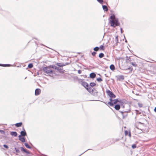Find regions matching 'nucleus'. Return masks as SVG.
Instances as JSON below:
<instances>
[{"instance_id":"1","label":"nucleus","mask_w":156,"mask_h":156,"mask_svg":"<svg viewBox=\"0 0 156 156\" xmlns=\"http://www.w3.org/2000/svg\"><path fill=\"white\" fill-rule=\"evenodd\" d=\"M110 19L112 20L109 21L111 27H115L116 26H119L120 23L119 22L118 19L115 17L114 14L110 16Z\"/></svg>"},{"instance_id":"2","label":"nucleus","mask_w":156,"mask_h":156,"mask_svg":"<svg viewBox=\"0 0 156 156\" xmlns=\"http://www.w3.org/2000/svg\"><path fill=\"white\" fill-rule=\"evenodd\" d=\"M43 70L45 73L48 74H51L53 73V71L51 69V67H50V66L47 67H43Z\"/></svg>"},{"instance_id":"3","label":"nucleus","mask_w":156,"mask_h":156,"mask_svg":"<svg viewBox=\"0 0 156 156\" xmlns=\"http://www.w3.org/2000/svg\"><path fill=\"white\" fill-rule=\"evenodd\" d=\"M119 102V101L118 99H114L112 102H108V104L111 106H113L114 104H115Z\"/></svg>"},{"instance_id":"4","label":"nucleus","mask_w":156,"mask_h":156,"mask_svg":"<svg viewBox=\"0 0 156 156\" xmlns=\"http://www.w3.org/2000/svg\"><path fill=\"white\" fill-rule=\"evenodd\" d=\"M107 93L108 95L111 98H115V96L114 94L113 93L110 91L109 90H108L107 91Z\"/></svg>"},{"instance_id":"5","label":"nucleus","mask_w":156,"mask_h":156,"mask_svg":"<svg viewBox=\"0 0 156 156\" xmlns=\"http://www.w3.org/2000/svg\"><path fill=\"white\" fill-rule=\"evenodd\" d=\"M23 131H21L20 132V135H19V137H20L21 136H25L27 135V133L24 129H23Z\"/></svg>"},{"instance_id":"6","label":"nucleus","mask_w":156,"mask_h":156,"mask_svg":"<svg viewBox=\"0 0 156 156\" xmlns=\"http://www.w3.org/2000/svg\"><path fill=\"white\" fill-rule=\"evenodd\" d=\"M117 80L119 81H121V80H124V77L123 75H120L118 76H117Z\"/></svg>"},{"instance_id":"7","label":"nucleus","mask_w":156,"mask_h":156,"mask_svg":"<svg viewBox=\"0 0 156 156\" xmlns=\"http://www.w3.org/2000/svg\"><path fill=\"white\" fill-rule=\"evenodd\" d=\"M41 92V90L39 89H37L35 90V95H39Z\"/></svg>"},{"instance_id":"8","label":"nucleus","mask_w":156,"mask_h":156,"mask_svg":"<svg viewBox=\"0 0 156 156\" xmlns=\"http://www.w3.org/2000/svg\"><path fill=\"white\" fill-rule=\"evenodd\" d=\"M82 85L84 86L86 88L88 87V84L85 82H82Z\"/></svg>"},{"instance_id":"9","label":"nucleus","mask_w":156,"mask_h":156,"mask_svg":"<svg viewBox=\"0 0 156 156\" xmlns=\"http://www.w3.org/2000/svg\"><path fill=\"white\" fill-rule=\"evenodd\" d=\"M130 111V110H128L127 111H120V112L122 114V115L123 116V118H124V115L123 113H127L129 112Z\"/></svg>"},{"instance_id":"10","label":"nucleus","mask_w":156,"mask_h":156,"mask_svg":"<svg viewBox=\"0 0 156 156\" xmlns=\"http://www.w3.org/2000/svg\"><path fill=\"white\" fill-rule=\"evenodd\" d=\"M10 134L14 136H16L17 135V133L16 132H11L10 133Z\"/></svg>"},{"instance_id":"11","label":"nucleus","mask_w":156,"mask_h":156,"mask_svg":"<svg viewBox=\"0 0 156 156\" xmlns=\"http://www.w3.org/2000/svg\"><path fill=\"white\" fill-rule=\"evenodd\" d=\"M20 149L22 151H23L27 154H30V153L29 151H27L22 147H20Z\"/></svg>"},{"instance_id":"12","label":"nucleus","mask_w":156,"mask_h":156,"mask_svg":"<svg viewBox=\"0 0 156 156\" xmlns=\"http://www.w3.org/2000/svg\"><path fill=\"white\" fill-rule=\"evenodd\" d=\"M86 89L90 93L92 92L93 91L92 88L88 86V87H87Z\"/></svg>"},{"instance_id":"13","label":"nucleus","mask_w":156,"mask_h":156,"mask_svg":"<svg viewBox=\"0 0 156 156\" xmlns=\"http://www.w3.org/2000/svg\"><path fill=\"white\" fill-rule=\"evenodd\" d=\"M96 74L93 73H91L90 75V78H94L96 76Z\"/></svg>"},{"instance_id":"14","label":"nucleus","mask_w":156,"mask_h":156,"mask_svg":"<svg viewBox=\"0 0 156 156\" xmlns=\"http://www.w3.org/2000/svg\"><path fill=\"white\" fill-rule=\"evenodd\" d=\"M57 70L58 71L61 73H63L64 72V70L58 67Z\"/></svg>"},{"instance_id":"15","label":"nucleus","mask_w":156,"mask_h":156,"mask_svg":"<svg viewBox=\"0 0 156 156\" xmlns=\"http://www.w3.org/2000/svg\"><path fill=\"white\" fill-rule=\"evenodd\" d=\"M102 8L105 11H107L108 10V8L107 6L105 5H102Z\"/></svg>"},{"instance_id":"16","label":"nucleus","mask_w":156,"mask_h":156,"mask_svg":"<svg viewBox=\"0 0 156 156\" xmlns=\"http://www.w3.org/2000/svg\"><path fill=\"white\" fill-rule=\"evenodd\" d=\"M19 138V140L22 142H24L25 141V139L23 137H21Z\"/></svg>"},{"instance_id":"17","label":"nucleus","mask_w":156,"mask_h":156,"mask_svg":"<svg viewBox=\"0 0 156 156\" xmlns=\"http://www.w3.org/2000/svg\"><path fill=\"white\" fill-rule=\"evenodd\" d=\"M120 108V105H116L115 106V108L117 110H119Z\"/></svg>"},{"instance_id":"18","label":"nucleus","mask_w":156,"mask_h":156,"mask_svg":"<svg viewBox=\"0 0 156 156\" xmlns=\"http://www.w3.org/2000/svg\"><path fill=\"white\" fill-rule=\"evenodd\" d=\"M22 124V122H19L18 123H16L15 125L17 127H19L21 126Z\"/></svg>"},{"instance_id":"19","label":"nucleus","mask_w":156,"mask_h":156,"mask_svg":"<svg viewBox=\"0 0 156 156\" xmlns=\"http://www.w3.org/2000/svg\"><path fill=\"white\" fill-rule=\"evenodd\" d=\"M110 68L111 70H113L115 69V67L112 64L110 66Z\"/></svg>"},{"instance_id":"20","label":"nucleus","mask_w":156,"mask_h":156,"mask_svg":"<svg viewBox=\"0 0 156 156\" xmlns=\"http://www.w3.org/2000/svg\"><path fill=\"white\" fill-rule=\"evenodd\" d=\"M56 65L58 66H59V67H63L64 66H65V65H63V64H62L60 63H57L56 64Z\"/></svg>"},{"instance_id":"21","label":"nucleus","mask_w":156,"mask_h":156,"mask_svg":"<svg viewBox=\"0 0 156 156\" xmlns=\"http://www.w3.org/2000/svg\"><path fill=\"white\" fill-rule=\"evenodd\" d=\"M50 67H51V68H53L55 69H57V68H58V67L56 66H53V65H50Z\"/></svg>"},{"instance_id":"22","label":"nucleus","mask_w":156,"mask_h":156,"mask_svg":"<svg viewBox=\"0 0 156 156\" xmlns=\"http://www.w3.org/2000/svg\"><path fill=\"white\" fill-rule=\"evenodd\" d=\"M129 63L131 64L133 66L135 67L137 66V64L135 62H130Z\"/></svg>"},{"instance_id":"23","label":"nucleus","mask_w":156,"mask_h":156,"mask_svg":"<svg viewBox=\"0 0 156 156\" xmlns=\"http://www.w3.org/2000/svg\"><path fill=\"white\" fill-rule=\"evenodd\" d=\"M131 58L129 57V58H128L126 60V62H128V63H129V62H131Z\"/></svg>"},{"instance_id":"24","label":"nucleus","mask_w":156,"mask_h":156,"mask_svg":"<svg viewBox=\"0 0 156 156\" xmlns=\"http://www.w3.org/2000/svg\"><path fill=\"white\" fill-rule=\"evenodd\" d=\"M25 146L28 148L30 149L31 147L27 143L24 144Z\"/></svg>"},{"instance_id":"25","label":"nucleus","mask_w":156,"mask_h":156,"mask_svg":"<svg viewBox=\"0 0 156 156\" xmlns=\"http://www.w3.org/2000/svg\"><path fill=\"white\" fill-rule=\"evenodd\" d=\"M96 83L93 82V83H90V87H93L96 85Z\"/></svg>"},{"instance_id":"26","label":"nucleus","mask_w":156,"mask_h":156,"mask_svg":"<svg viewBox=\"0 0 156 156\" xmlns=\"http://www.w3.org/2000/svg\"><path fill=\"white\" fill-rule=\"evenodd\" d=\"M97 1L101 4H103L104 2V0H97Z\"/></svg>"},{"instance_id":"27","label":"nucleus","mask_w":156,"mask_h":156,"mask_svg":"<svg viewBox=\"0 0 156 156\" xmlns=\"http://www.w3.org/2000/svg\"><path fill=\"white\" fill-rule=\"evenodd\" d=\"M99 58H102L104 56V54L103 53H100L99 56Z\"/></svg>"},{"instance_id":"28","label":"nucleus","mask_w":156,"mask_h":156,"mask_svg":"<svg viewBox=\"0 0 156 156\" xmlns=\"http://www.w3.org/2000/svg\"><path fill=\"white\" fill-rule=\"evenodd\" d=\"M115 41H116V44H117L118 43V36H116L115 37Z\"/></svg>"},{"instance_id":"29","label":"nucleus","mask_w":156,"mask_h":156,"mask_svg":"<svg viewBox=\"0 0 156 156\" xmlns=\"http://www.w3.org/2000/svg\"><path fill=\"white\" fill-rule=\"evenodd\" d=\"M33 67V65L32 63L28 65V67L29 68H31Z\"/></svg>"},{"instance_id":"30","label":"nucleus","mask_w":156,"mask_h":156,"mask_svg":"<svg viewBox=\"0 0 156 156\" xmlns=\"http://www.w3.org/2000/svg\"><path fill=\"white\" fill-rule=\"evenodd\" d=\"M97 80L98 81L101 82L102 81V80L101 78H97Z\"/></svg>"},{"instance_id":"31","label":"nucleus","mask_w":156,"mask_h":156,"mask_svg":"<svg viewBox=\"0 0 156 156\" xmlns=\"http://www.w3.org/2000/svg\"><path fill=\"white\" fill-rule=\"evenodd\" d=\"M99 49V48H98V47H96L94 48V51H98V50Z\"/></svg>"},{"instance_id":"32","label":"nucleus","mask_w":156,"mask_h":156,"mask_svg":"<svg viewBox=\"0 0 156 156\" xmlns=\"http://www.w3.org/2000/svg\"><path fill=\"white\" fill-rule=\"evenodd\" d=\"M100 49L101 50H104V46L101 45L100 47Z\"/></svg>"},{"instance_id":"33","label":"nucleus","mask_w":156,"mask_h":156,"mask_svg":"<svg viewBox=\"0 0 156 156\" xmlns=\"http://www.w3.org/2000/svg\"><path fill=\"white\" fill-rule=\"evenodd\" d=\"M132 147L133 148H136V144H133L132 146Z\"/></svg>"},{"instance_id":"34","label":"nucleus","mask_w":156,"mask_h":156,"mask_svg":"<svg viewBox=\"0 0 156 156\" xmlns=\"http://www.w3.org/2000/svg\"><path fill=\"white\" fill-rule=\"evenodd\" d=\"M15 149L17 153H19L20 152V150L18 149H17L16 148H15Z\"/></svg>"},{"instance_id":"35","label":"nucleus","mask_w":156,"mask_h":156,"mask_svg":"<svg viewBox=\"0 0 156 156\" xmlns=\"http://www.w3.org/2000/svg\"><path fill=\"white\" fill-rule=\"evenodd\" d=\"M3 147H4L6 148H7V149H8V148H9V147H8V146L7 145H6V144H4V145H3Z\"/></svg>"},{"instance_id":"36","label":"nucleus","mask_w":156,"mask_h":156,"mask_svg":"<svg viewBox=\"0 0 156 156\" xmlns=\"http://www.w3.org/2000/svg\"><path fill=\"white\" fill-rule=\"evenodd\" d=\"M96 54V52L94 51L92 53V55L93 56H95Z\"/></svg>"},{"instance_id":"37","label":"nucleus","mask_w":156,"mask_h":156,"mask_svg":"<svg viewBox=\"0 0 156 156\" xmlns=\"http://www.w3.org/2000/svg\"><path fill=\"white\" fill-rule=\"evenodd\" d=\"M0 66H2L4 67H6V64H0Z\"/></svg>"},{"instance_id":"38","label":"nucleus","mask_w":156,"mask_h":156,"mask_svg":"<svg viewBox=\"0 0 156 156\" xmlns=\"http://www.w3.org/2000/svg\"><path fill=\"white\" fill-rule=\"evenodd\" d=\"M112 98H111L110 99H109L110 101L109 102H113V99H112Z\"/></svg>"},{"instance_id":"39","label":"nucleus","mask_w":156,"mask_h":156,"mask_svg":"<svg viewBox=\"0 0 156 156\" xmlns=\"http://www.w3.org/2000/svg\"><path fill=\"white\" fill-rule=\"evenodd\" d=\"M0 132L2 134L4 133V131L3 130H0Z\"/></svg>"},{"instance_id":"40","label":"nucleus","mask_w":156,"mask_h":156,"mask_svg":"<svg viewBox=\"0 0 156 156\" xmlns=\"http://www.w3.org/2000/svg\"><path fill=\"white\" fill-rule=\"evenodd\" d=\"M125 135H126L128 134V131H125Z\"/></svg>"},{"instance_id":"41","label":"nucleus","mask_w":156,"mask_h":156,"mask_svg":"<svg viewBox=\"0 0 156 156\" xmlns=\"http://www.w3.org/2000/svg\"><path fill=\"white\" fill-rule=\"evenodd\" d=\"M78 73L79 74H80L81 73V71L80 70H78Z\"/></svg>"},{"instance_id":"42","label":"nucleus","mask_w":156,"mask_h":156,"mask_svg":"<svg viewBox=\"0 0 156 156\" xmlns=\"http://www.w3.org/2000/svg\"><path fill=\"white\" fill-rule=\"evenodd\" d=\"M139 124L140 125H144V124L143 123H141L140 122H139Z\"/></svg>"},{"instance_id":"43","label":"nucleus","mask_w":156,"mask_h":156,"mask_svg":"<svg viewBox=\"0 0 156 156\" xmlns=\"http://www.w3.org/2000/svg\"><path fill=\"white\" fill-rule=\"evenodd\" d=\"M6 66H10V65L9 64H6Z\"/></svg>"},{"instance_id":"44","label":"nucleus","mask_w":156,"mask_h":156,"mask_svg":"<svg viewBox=\"0 0 156 156\" xmlns=\"http://www.w3.org/2000/svg\"><path fill=\"white\" fill-rule=\"evenodd\" d=\"M120 30H121V33H122V28H120Z\"/></svg>"},{"instance_id":"45","label":"nucleus","mask_w":156,"mask_h":156,"mask_svg":"<svg viewBox=\"0 0 156 156\" xmlns=\"http://www.w3.org/2000/svg\"><path fill=\"white\" fill-rule=\"evenodd\" d=\"M154 111L155 112H156V107L154 109Z\"/></svg>"},{"instance_id":"46","label":"nucleus","mask_w":156,"mask_h":156,"mask_svg":"<svg viewBox=\"0 0 156 156\" xmlns=\"http://www.w3.org/2000/svg\"><path fill=\"white\" fill-rule=\"evenodd\" d=\"M124 38H125V42H127V40H126V39L125 37H124Z\"/></svg>"},{"instance_id":"47","label":"nucleus","mask_w":156,"mask_h":156,"mask_svg":"<svg viewBox=\"0 0 156 156\" xmlns=\"http://www.w3.org/2000/svg\"><path fill=\"white\" fill-rule=\"evenodd\" d=\"M129 136H131V134L130 133H129Z\"/></svg>"},{"instance_id":"48","label":"nucleus","mask_w":156,"mask_h":156,"mask_svg":"<svg viewBox=\"0 0 156 156\" xmlns=\"http://www.w3.org/2000/svg\"><path fill=\"white\" fill-rule=\"evenodd\" d=\"M119 140V139H116V141H118V140Z\"/></svg>"},{"instance_id":"49","label":"nucleus","mask_w":156,"mask_h":156,"mask_svg":"<svg viewBox=\"0 0 156 156\" xmlns=\"http://www.w3.org/2000/svg\"><path fill=\"white\" fill-rule=\"evenodd\" d=\"M139 106L140 107H141L142 106V105H141H141H139Z\"/></svg>"},{"instance_id":"50","label":"nucleus","mask_w":156,"mask_h":156,"mask_svg":"<svg viewBox=\"0 0 156 156\" xmlns=\"http://www.w3.org/2000/svg\"><path fill=\"white\" fill-rule=\"evenodd\" d=\"M139 106L140 107H141L142 106V105H141H141H139Z\"/></svg>"},{"instance_id":"51","label":"nucleus","mask_w":156,"mask_h":156,"mask_svg":"<svg viewBox=\"0 0 156 156\" xmlns=\"http://www.w3.org/2000/svg\"><path fill=\"white\" fill-rule=\"evenodd\" d=\"M136 128H137V129H138V128L137 127H136Z\"/></svg>"}]
</instances>
